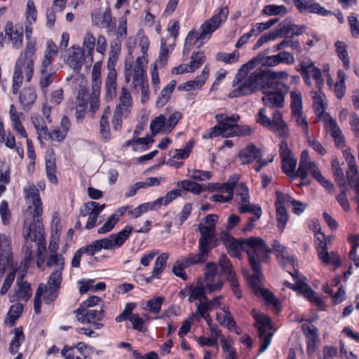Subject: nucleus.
I'll use <instances>...</instances> for the list:
<instances>
[{
  "label": "nucleus",
  "mask_w": 359,
  "mask_h": 359,
  "mask_svg": "<svg viewBox=\"0 0 359 359\" xmlns=\"http://www.w3.org/2000/svg\"><path fill=\"white\" fill-rule=\"evenodd\" d=\"M35 41H28L25 49L16 60L13 77V92L16 94L22 83L24 75L27 81H30L34 73L36 53Z\"/></svg>",
  "instance_id": "nucleus-1"
},
{
  "label": "nucleus",
  "mask_w": 359,
  "mask_h": 359,
  "mask_svg": "<svg viewBox=\"0 0 359 359\" xmlns=\"http://www.w3.org/2000/svg\"><path fill=\"white\" fill-rule=\"evenodd\" d=\"M218 216L215 214L208 215L198 224L200 238L198 240V259L208 258L210 251L217 245L215 226Z\"/></svg>",
  "instance_id": "nucleus-2"
},
{
  "label": "nucleus",
  "mask_w": 359,
  "mask_h": 359,
  "mask_svg": "<svg viewBox=\"0 0 359 359\" xmlns=\"http://www.w3.org/2000/svg\"><path fill=\"white\" fill-rule=\"evenodd\" d=\"M133 228L126 226L117 233L107 238L96 240L87 245L88 255L93 256L101 250H114L119 248L131 234Z\"/></svg>",
  "instance_id": "nucleus-3"
},
{
  "label": "nucleus",
  "mask_w": 359,
  "mask_h": 359,
  "mask_svg": "<svg viewBox=\"0 0 359 359\" xmlns=\"http://www.w3.org/2000/svg\"><path fill=\"white\" fill-rule=\"evenodd\" d=\"M248 74L239 82H236V77L234 78L233 86H238V87L231 93V97L249 95L266 87L262 69H257L250 76H248Z\"/></svg>",
  "instance_id": "nucleus-4"
},
{
  "label": "nucleus",
  "mask_w": 359,
  "mask_h": 359,
  "mask_svg": "<svg viewBox=\"0 0 359 359\" xmlns=\"http://www.w3.org/2000/svg\"><path fill=\"white\" fill-rule=\"evenodd\" d=\"M147 60L144 56H139L134 64L126 61L124 75L127 83L132 82L134 89L137 90L139 86H142L143 82L147 81L146 68Z\"/></svg>",
  "instance_id": "nucleus-5"
},
{
  "label": "nucleus",
  "mask_w": 359,
  "mask_h": 359,
  "mask_svg": "<svg viewBox=\"0 0 359 359\" xmlns=\"http://www.w3.org/2000/svg\"><path fill=\"white\" fill-rule=\"evenodd\" d=\"M25 203L27 205L26 212L32 214L35 225L40 228L42 219L43 208L38 188L33 183H28L23 188Z\"/></svg>",
  "instance_id": "nucleus-6"
},
{
  "label": "nucleus",
  "mask_w": 359,
  "mask_h": 359,
  "mask_svg": "<svg viewBox=\"0 0 359 359\" xmlns=\"http://www.w3.org/2000/svg\"><path fill=\"white\" fill-rule=\"evenodd\" d=\"M228 9L221 8L217 14L213 15L210 20L205 21L197 32H189L187 37V40L196 39V40H203L209 38L212 33L215 32L225 21L228 15Z\"/></svg>",
  "instance_id": "nucleus-7"
},
{
  "label": "nucleus",
  "mask_w": 359,
  "mask_h": 359,
  "mask_svg": "<svg viewBox=\"0 0 359 359\" xmlns=\"http://www.w3.org/2000/svg\"><path fill=\"white\" fill-rule=\"evenodd\" d=\"M218 124L211 128L210 133L204 135L203 138H212L217 135L230 136L229 133L233 131V128L239 119L238 114H233L230 116L226 114H218L215 116Z\"/></svg>",
  "instance_id": "nucleus-8"
},
{
  "label": "nucleus",
  "mask_w": 359,
  "mask_h": 359,
  "mask_svg": "<svg viewBox=\"0 0 359 359\" xmlns=\"http://www.w3.org/2000/svg\"><path fill=\"white\" fill-rule=\"evenodd\" d=\"M253 316L256 320L255 326L258 329L259 336L261 339V345L259 352L263 353L269 346L271 342L273 332L271 331V325L270 318L266 315L252 311Z\"/></svg>",
  "instance_id": "nucleus-9"
},
{
  "label": "nucleus",
  "mask_w": 359,
  "mask_h": 359,
  "mask_svg": "<svg viewBox=\"0 0 359 359\" xmlns=\"http://www.w3.org/2000/svg\"><path fill=\"white\" fill-rule=\"evenodd\" d=\"M262 102L266 107L269 108H282L284 106L285 94L287 92V88L284 83H278L276 87H264Z\"/></svg>",
  "instance_id": "nucleus-10"
},
{
  "label": "nucleus",
  "mask_w": 359,
  "mask_h": 359,
  "mask_svg": "<svg viewBox=\"0 0 359 359\" xmlns=\"http://www.w3.org/2000/svg\"><path fill=\"white\" fill-rule=\"evenodd\" d=\"M105 204H100L94 201H89L83 204L79 210V217H88V220L85 225V229L90 230L102 222L100 214L105 208Z\"/></svg>",
  "instance_id": "nucleus-11"
},
{
  "label": "nucleus",
  "mask_w": 359,
  "mask_h": 359,
  "mask_svg": "<svg viewBox=\"0 0 359 359\" xmlns=\"http://www.w3.org/2000/svg\"><path fill=\"white\" fill-rule=\"evenodd\" d=\"M245 243L250 247L248 254L250 265L254 262L260 265V260L266 258L268 254L271 252L269 247L259 237H250Z\"/></svg>",
  "instance_id": "nucleus-12"
},
{
  "label": "nucleus",
  "mask_w": 359,
  "mask_h": 359,
  "mask_svg": "<svg viewBox=\"0 0 359 359\" xmlns=\"http://www.w3.org/2000/svg\"><path fill=\"white\" fill-rule=\"evenodd\" d=\"M262 65L267 67H275L279 65L276 55L265 56L263 53H259L255 57L252 58L248 63L243 65L236 74V81H241L257 65Z\"/></svg>",
  "instance_id": "nucleus-13"
},
{
  "label": "nucleus",
  "mask_w": 359,
  "mask_h": 359,
  "mask_svg": "<svg viewBox=\"0 0 359 359\" xmlns=\"http://www.w3.org/2000/svg\"><path fill=\"white\" fill-rule=\"evenodd\" d=\"M91 20L93 25L105 28L109 33L116 31V21L112 18L109 8L104 11L100 9L94 11L91 14Z\"/></svg>",
  "instance_id": "nucleus-14"
},
{
  "label": "nucleus",
  "mask_w": 359,
  "mask_h": 359,
  "mask_svg": "<svg viewBox=\"0 0 359 359\" xmlns=\"http://www.w3.org/2000/svg\"><path fill=\"white\" fill-rule=\"evenodd\" d=\"M61 278L56 276H49L47 284L41 283L38 287H42L41 296H43L46 304H50L54 302L59 294Z\"/></svg>",
  "instance_id": "nucleus-15"
},
{
  "label": "nucleus",
  "mask_w": 359,
  "mask_h": 359,
  "mask_svg": "<svg viewBox=\"0 0 359 359\" xmlns=\"http://www.w3.org/2000/svg\"><path fill=\"white\" fill-rule=\"evenodd\" d=\"M12 253L11 242L8 237L0 233V278L3 276L5 270L12 266Z\"/></svg>",
  "instance_id": "nucleus-16"
},
{
  "label": "nucleus",
  "mask_w": 359,
  "mask_h": 359,
  "mask_svg": "<svg viewBox=\"0 0 359 359\" xmlns=\"http://www.w3.org/2000/svg\"><path fill=\"white\" fill-rule=\"evenodd\" d=\"M293 3L301 13H316L321 16L333 14L331 11L326 10L314 0H293Z\"/></svg>",
  "instance_id": "nucleus-17"
},
{
  "label": "nucleus",
  "mask_w": 359,
  "mask_h": 359,
  "mask_svg": "<svg viewBox=\"0 0 359 359\" xmlns=\"http://www.w3.org/2000/svg\"><path fill=\"white\" fill-rule=\"evenodd\" d=\"M75 314L77 320L83 324L91 323L94 321H100L104 318V311L100 307V309H87L84 306H80L76 311Z\"/></svg>",
  "instance_id": "nucleus-18"
},
{
  "label": "nucleus",
  "mask_w": 359,
  "mask_h": 359,
  "mask_svg": "<svg viewBox=\"0 0 359 359\" xmlns=\"http://www.w3.org/2000/svg\"><path fill=\"white\" fill-rule=\"evenodd\" d=\"M24 276L22 273L17 278L14 293L10 295V301L12 302L18 300L27 302L32 294L30 284L24 280Z\"/></svg>",
  "instance_id": "nucleus-19"
},
{
  "label": "nucleus",
  "mask_w": 359,
  "mask_h": 359,
  "mask_svg": "<svg viewBox=\"0 0 359 359\" xmlns=\"http://www.w3.org/2000/svg\"><path fill=\"white\" fill-rule=\"evenodd\" d=\"M197 254H189L184 259L177 261L172 267V272L175 276L182 278L183 280L187 279V276L184 271V268L189 267L193 265L204 263L208 258H204L203 260L195 258Z\"/></svg>",
  "instance_id": "nucleus-20"
},
{
  "label": "nucleus",
  "mask_w": 359,
  "mask_h": 359,
  "mask_svg": "<svg viewBox=\"0 0 359 359\" xmlns=\"http://www.w3.org/2000/svg\"><path fill=\"white\" fill-rule=\"evenodd\" d=\"M302 330L306 336L307 344V353L312 355L316 348V344L320 341L318 330L313 325L303 324Z\"/></svg>",
  "instance_id": "nucleus-21"
},
{
  "label": "nucleus",
  "mask_w": 359,
  "mask_h": 359,
  "mask_svg": "<svg viewBox=\"0 0 359 359\" xmlns=\"http://www.w3.org/2000/svg\"><path fill=\"white\" fill-rule=\"evenodd\" d=\"M46 264L49 268H53L49 276H56L62 279V271L65 265L64 257L61 255H48Z\"/></svg>",
  "instance_id": "nucleus-22"
},
{
  "label": "nucleus",
  "mask_w": 359,
  "mask_h": 359,
  "mask_svg": "<svg viewBox=\"0 0 359 359\" xmlns=\"http://www.w3.org/2000/svg\"><path fill=\"white\" fill-rule=\"evenodd\" d=\"M262 151L254 144H250L239 152V158L242 164L250 163L254 161L260 160Z\"/></svg>",
  "instance_id": "nucleus-23"
},
{
  "label": "nucleus",
  "mask_w": 359,
  "mask_h": 359,
  "mask_svg": "<svg viewBox=\"0 0 359 359\" xmlns=\"http://www.w3.org/2000/svg\"><path fill=\"white\" fill-rule=\"evenodd\" d=\"M264 80L266 87H276L278 83H283L281 81L286 80L288 74L285 71L274 72L271 69L262 70Z\"/></svg>",
  "instance_id": "nucleus-24"
},
{
  "label": "nucleus",
  "mask_w": 359,
  "mask_h": 359,
  "mask_svg": "<svg viewBox=\"0 0 359 359\" xmlns=\"http://www.w3.org/2000/svg\"><path fill=\"white\" fill-rule=\"evenodd\" d=\"M39 87L46 92L47 88L53 82L55 77V71L53 66L40 65Z\"/></svg>",
  "instance_id": "nucleus-25"
},
{
  "label": "nucleus",
  "mask_w": 359,
  "mask_h": 359,
  "mask_svg": "<svg viewBox=\"0 0 359 359\" xmlns=\"http://www.w3.org/2000/svg\"><path fill=\"white\" fill-rule=\"evenodd\" d=\"M46 175L53 184L57 183V179L56 176L57 167L55 163V153L53 149L48 150L46 155Z\"/></svg>",
  "instance_id": "nucleus-26"
},
{
  "label": "nucleus",
  "mask_w": 359,
  "mask_h": 359,
  "mask_svg": "<svg viewBox=\"0 0 359 359\" xmlns=\"http://www.w3.org/2000/svg\"><path fill=\"white\" fill-rule=\"evenodd\" d=\"M168 259V254L167 253H162L156 258L151 275L143 279L146 283H150L154 278H160V275L165 268Z\"/></svg>",
  "instance_id": "nucleus-27"
},
{
  "label": "nucleus",
  "mask_w": 359,
  "mask_h": 359,
  "mask_svg": "<svg viewBox=\"0 0 359 359\" xmlns=\"http://www.w3.org/2000/svg\"><path fill=\"white\" fill-rule=\"evenodd\" d=\"M250 266L254 271V274L248 276V280L250 287L253 290L254 293L256 294L257 293L261 292L260 290L263 289L262 286L263 274L261 271L260 265H257L254 262L252 263V265Z\"/></svg>",
  "instance_id": "nucleus-28"
},
{
  "label": "nucleus",
  "mask_w": 359,
  "mask_h": 359,
  "mask_svg": "<svg viewBox=\"0 0 359 359\" xmlns=\"http://www.w3.org/2000/svg\"><path fill=\"white\" fill-rule=\"evenodd\" d=\"M236 195L240 196V212H247L248 207L251 205V204L250 203V194L248 187L245 183L240 182L236 187Z\"/></svg>",
  "instance_id": "nucleus-29"
},
{
  "label": "nucleus",
  "mask_w": 359,
  "mask_h": 359,
  "mask_svg": "<svg viewBox=\"0 0 359 359\" xmlns=\"http://www.w3.org/2000/svg\"><path fill=\"white\" fill-rule=\"evenodd\" d=\"M109 73L105 82L107 97L112 99L116 91V78L117 74L114 66L108 65Z\"/></svg>",
  "instance_id": "nucleus-30"
},
{
  "label": "nucleus",
  "mask_w": 359,
  "mask_h": 359,
  "mask_svg": "<svg viewBox=\"0 0 359 359\" xmlns=\"http://www.w3.org/2000/svg\"><path fill=\"white\" fill-rule=\"evenodd\" d=\"M300 67L305 72V74H310V72H313L312 77L316 80V86L320 89L324 83L320 69L316 67L310 60L301 62Z\"/></svg>",
  "instance_id": "nucleus-31"
},
{
  "label": "nucleus",
  "mask_w": 359,
  "mask_h": 359,
  "mask_svg": "<svg viewBox=\"0 0 359 359\" xmlns=\"http://www.w3.org/2000/svg\"><path fill=\"white\" fill-rule=\"evenodd\" d=\"M5 37L12 42V46L15 49H20L22 46L23 36L22 32L14 31L13 23L8 22L5 29Z\"/></svg>",
  "instance_id": "nucleus-32"
},
{
  "label": "nucleus",
  "mask_w": 359,
  "mask_h": 359,
  "mask_svg": "<svg viewBox=\"0 0 359 359\" xmlns=\"http://www.w3.org/2000/svg\"><path fill=\"white\" fill-rule=\"evenodd\" d=\"M208 75L209 68L205 66L199 76L196 77L194 80L189 81L184 83L183 89L187 91H190L191 90L201 88L208 79Z\"/></svg>",
  "instance_id": "nucleus-33"
},
{
  "label": "nucleus",
  "mask_w": 359,
  "mask_h": 359,
  "mask_svg": "<svg viewBox=\"0 0 359 359\" xmlns=\"http://www.w3.org/2000/svg\"><path fill=\"white\" fill-rule=\"evenodd\" d=\"M57 53L58 47L57 45L52 40H48L46 42V49L41 65H43L44 67L53 66L52 60L55 57L57 56Z\"/></svg>",
  "instance_id": "nucleus-34"
},
{
  "label": "nucleus",
  "mask_w": 359,
  "mask_h": 359,
  "mask_svg": "<svg viewBox=\"0 0 359 359\" xmlns=\"http://www.w3.org/2000/svg\"><path fill=\"white\" fill-rule=\"evenodd\" d=\"M33 226H34V230L32 231L31 224H27V222H25V226L23 228V236L27 242L29 241L30 242L35 241L38 238L42 236V231H43V224H42V219L41 220V226L40 228H38L34 222V219H32Z\"/></svg>",
  "instance_id": "nucleus-35"
},
{
  "label": "nucleus",
  "mask_w": 359,
  "mask_h": 359,
  "mask_svg": "<svg viewBox=\"0 0 359 359\" xmlns=\"http://www.w3.org/2000/svg\"><path fill=\"white\" fill-rule=\"evenodd\" d=\"M219 264L222 269V273L226 276L227 280L229 283L233 285L235 283V279L236 278L234 271L230 261L227 257L224 255H222L219 259Z\"/></svg>",
  "instance_id": "nucleus-36"
},
{
  "label": "nucleus",
  "mask_w": 359,
  "mask_h": 359,
  "mask_svg": "<svg viewBox=\"0 0 359 359\" xmlns=\"http://www.w3.org/2000/svg\"><path fill=\"white\" fill-rule=\"evenodd\" d=\"M32 121L38 134V139L41 141L42 139H48V128L43 118L39 115H34L32 117Z\"/></svg>",
  "instance_id": "nucleus-37"
},
{
  "label": "nucleus",
  "mask_w": 359,
  "mask_h": 359,
  "mask_svg": "<svg viewBox=\"0 0 359 359\" xmlns=\"http://www.w3.org/2000/svg\"><path fill=\"white\" fill-rule=\"evenodd\" d=\"M313 99V107L316 113L324 116L325 102V95L319 89L317 91H312L311 93Z\"/></svg>",
  "instance_id": "nucleus-38"
},
{
  "label": "nucleus",
  "mask_w": 359,
  "mask_h": 359,
  "mask_svg": "<svg viewBox=\"0 0 359 359\" xmlns=\"http://www.w3.org/2000/svg\"><path fill=\"white\" fill-rule=\"evenodd\" d=\"M206 287L205 284L197 285L196 286H189V292L190 296L189 297V302L192 303L196 300H198V302L202 300H207L206 293Z\"/></svg>",
  "instance_id": "nucleus-39"
},
{
  "label": "nucleus",
  "mask_w": 359,
  "mask_h": 359,
  "mask_svg": "<svg viewBox=\"0 0 359 359\" xmlns=\"http://www.w3.org/2000/svg\"><path fill=\"white\" fill-rule=\"evenodd\" d=\"M36 97V93L34 89L32 88L23 89L20 95V101L24 109L29 108L34 103Z\"/></svg>",
  "instance_id": "nucleus-40"
},
{
  "label": "nucleus",
  "mask_w": 359,
  "mask_h": 359,
  "mask_svg": "<svg viewBox=\"0 0 359 359\" xmlns=\"http://www.w3.org/2000/svg\"><path fill=\"white\" fill-rule=\"evenodd\" d=\"M84 60V55L80 50L74 51L68 57L67 63L76 73H79Z\"/></svg>",
  "instance_id": "nucleus-41"
},
{
  "label": "nucleus",
  "mask_w": 359,
  "mask_h": 359,
  "mask_svg": "<svg viewBox=\"0 0 359 359\" xmlns=\"http://www.w3.org/2000/svg\"><path fill=\"white\" fill-rule=\"evenodd\" d=\"M14 337L12 339L9 351L12 354H15L18 351V348L25 341V335L22 327H17L13 330Z\"/></svg>",
  "instance_id": "nucleus-42"
},
{
  "label": "nucleus",
  "mask_w": 359,
  "mask_h": 359,
  "mask_svg": "<svg viewBox=\"0 0 359 359\" xmlns=\"http://www.w3.org/2000/svg\"><path fill=\"white\" fill-rule=\"evenodd\" d=\"M302 168L301 164L299 165V168L296 172V176L300 177L302 180L306 179L308 173L310 172L314 178H316V172H320V170L317 165L313 163H304Z\"/></svg>",
  "instance_id": "nucleus-43"
},
{
  "label": "nucleus",
  "mask_w": 359,
  "mask_h": 359,
  "mask_svg": "<svg viewBox=\"0 0 359 359\" xmlns=\"http://www.w3.org/2000/svg\"><path fill=\"white\" fill-rule=\"evenodd\" d=\"M336 51L339 58L342 61L345 69H348L350 66L349 57L347 53V46L341 41H337L334 43Z\"/></svg>",
  "instance_id": "nucleus-44"
},
{
  "label": "nucleus",
  "mask_w": 359,
  "mask_h": 359,
  "mask_svg": "<svg viewBox=\"0 0 359 359\" xmlns=\"http://www.w3.org/2000/svg\"><path fill=\"white\" fill-rule=\"evenodd\" d=\"M292 27V22L290 19H285L281 22L276 29L271 32L276 36V39L278 37H283V36H290L291 32V28Z\"/></svg>",
  "instance_id": "nucleus-45"
},
{
  "label": "nucleus",
  "mask_w": 359,
  "mask_h": 359,
  "mask_svg": "<svg viewBox=\"0 0 359 359\" xmlns=\"http://www.w3.org/2000/svg\"><path fill=\"white\" fill-rule=\"evenodd\" d=\"M194 145V141L193 140H190L187 143L184 149H175L170 151V154L174 158H177L178 160L187 158L191 152Z\"/></svg>",
  "instance_id": "nucleus-46"
},
{
  "label": "nucleus",
  "mask_w": 359,
  "mask_h": 359,
  "mask_svg": "<svg viewBox=\"0 0 359 359\" xmlns=\"http://www.w3.org/2000/svg\"><path fill=\"white\" fill-rule=\"evenodd\" d=\"M290 47L292 50H297V52L302 51V48L300 46V43L297 40H293L292 39H285L283 40L280 43L278 44L275 45L273 47V51L276 52L281 50H283L285 48Z\"/></svg>",
  "instance_id": "nucleus-47"
},
{
  "label": "nucleus",
  "mask_w": 359,
  "mask_h": 359,
  "mask_svg": "<svg viewBox=\"0 0 359 359\" xmlns=\"http://www.w3.org/2000/svg\"><path fill=\"white\" fill-rule=\"evenodd\" d=\"M180 196L181 191L180 189H175L168 192L165 196L158 198V199L155 200L154 203L157 209H158L162 205H167Z\"/></svg>",
  "instance_id": "nucleus-48"
},
{
  "label": "nucleus",
  "mask_w": 359,
  "mask_h": 359,
  "mask_svg": "<svg viewBox=\"0 0 359 359\" xmlns=\"http://www.w3.org/2000/svg\"><path fill=\"white\" fill-rule=\"evenodd\" d=\"M175 83L172 81L169 83L161 92V95L158 97L156 104L159 107H163L169 100L172 91L174 90Z\"/></svg>",
  "instance_id": "nucleus-49"
},
{
  "label": "nucleus",
  "mask_w": 359,
  "mask_h": 359,
  "mask_svg": "<svg viewBox=\"0 0 359 359\" xmlns=\"http://www.w3.org/2000/svg\"><path fill=\"white\" fill-rule=\"evenodd\" d=\"M157 210L154 201L142 203L133 210L129 211V214L134 218H137L149 210Z\"/></svg>",
  "instance_id": "nucleus-50"
},
{
  "label": "nucleus",
  "mask_w": 359,
  "mask_h": 359,
  "mask_svg": "<svg viewBox=\"0 0 359 359\" xmlns=\"http://www.w3.org/2000/svg\"><path fill=\"white\" fill-rule=\"evenodd\" d=\"M154 142V139L148 136L142 138L133 137L132 140L127 141L125 143L126 147H133V149L136 151L138 145H142V149L146 150L147 145L151 144Z\"/></svg>",
  "instance_id": "nucleus-51"
},
{
  "label": "nucleus",
  "mask_w": 359,
  "mask_h": 359,
  "mask_svg": "<svg viewBox=\"0 0 359 359\" xmlns=\"http://www.w3.org/2000/svg\"><path fill=\"white\" fill-rule=\"evenodd\" d=\"M177 186L195 194H199L205 190L201 184L191 180L180 181L177 183Z\"/></svg>",
  "instance_id": "nucleus-52"
},
{
  "label": "nucleus",
  "mask_w": 359,
  "mask_h": 359,
  "mask_svg": "<svg viewBox=\"0 0 359 359\" xmlns=\"http://www.w3.org/2000/svg\"><path fill=\"white\" fill-rule=\"evenodd\" d=\"M132 104V97L128 90L126 88H122L120 95V104L117 107H121L122 111L126 114L129 112V108Z\"/></svg>",
  "instance_id": "nucleus-53"
},
{
  "label": "nucleus",
  "mask_w": 359,
  "mask_h": 359,
  "mask_svg": "<svg viewBox=\"0 0 359 359\" xmlns=\"http://www.w3.org/2000/svg\"><path fill=\"white\" fill-rule=\"evenodd\" d=\"M298 292L302 293L309 301L316 303L317 305H320L322 303L321 300L316 296V294L302 280Z\"/></svg>",
  "instance_id": "nucleus-54"
},
{
  "label": "nucleus",
  "mask_w": 359,
  "mask_h": 359,
  "mask_svg": "<svg viewBox=\"0 0 359 359\" xmlns=\"http://www.w3.org/2000/svg\"><path fill=\"white\" fill-rule=\"evenodd\" d=\"M273 250L276 252L278 258H283V260L286 259L290 264L293 263V257H290L288 254L287 249L282 245L279 241H273L272 243Z\"/></svg>",
  "instance_id": "nucleus-55"
},
{
  "label": "nucleus",
  "mask_w": 359,
  "mask_h": 359,
  "mask_svg": "<svg viewBox=\"0 0 359 359\" xmlns=\"http://www.w3.org/2000/svg\"><path fill=\"white\" fill-rule=\"evenodd\" d=\"M317 245V252L319 258H325L327 257V244L325 236L323 233H319L315 239Z\"/></svg>",
  "instance_id": "nucleus-56"
},
{
  "label": "nucleus",
  "mask_w": 359,
  "mask_h": 359,
  "mask_svg": "<svg viewBox=\"0 0 359 359\" xmlns=\"http://www.w3.org/2000/svg\"><path fill=\"white\" fill-rule=\"evenodd\" d=\"M276 212L278 228L280 230V231H283L285 228V225L288 220V215L286 208L283 205H277Z\"/></svg>",
  "instance_id": "nucleus-57"
},
{
  "label": "nucleus",
  "mask_w": 359,
  "mask_h": 359,
  "mask_svg": "<svg viewBox=\"0 0 359 359\" xmlns=\"http://www.w3.org/2000/svg\"><path fill=\"white\" fill-rule=\"evenodd\" d=\"M292 118L296 122L297 125L302 128V130L305 137L309 136V123L306 116L303 114V112H297L292 114Z\"/></svg>",
  "instance_id": "nucleus-58"
},
{
  "label": "nucleus",
  "mask_w": 359,
  "mask_h": 359,
  "mask_svg": "<svg viewBox=\"0 0 359 359\" xmlns=\"http://www.w3.org/2000/svg\"><path fill=\"white\" fill-rule=\"evenodd\" d=\"M287 10L285 6L270 4L264 7L262 13L266 15H278L280 14H286Z\"/></svg>",
  "instance_id": "nucleus-59"
},
{
  "label": "nucleus",
  "mask_w": 359,
  "mask_h": 359,
  "mask_svg": "<svg viewBox=\"0 0 359 359\" xmlns=\"http://www.w3.org/2000/svg\"><path fill=\"white\" fill-rule=\"evenodd\" d=\"M261 292L257 293L255 295L257 297H262L268 303L272 304L278 312L280 311V302L277 299L274 295L269 290L262 289L260 290Z\"/></svg>",
  "instance_id": "nucleus-60"
},
{
  "label": "nucleus",
  "mask_w": 359,
  "mask_h": 359,
  "mask_svg": "<svg viewBox=\"0 0 359 359\" xmlns=\"http://www.w3.org/2000/svg\"><path fill=\"white\" fill-rule=\"evenodd\" d=\"M163 127L166 128V117L163 114L156 116L150 123V130L153 135L159 133Z\"/></svg>",
  "instance_id": "nucleus-61"
},
{
  "label": "nucleus",
  "mask_w": 359,
  "mask_h": 359,
  "mask_svg": "<svg viewBox=\"0 0 359 359\" xmlns=\"http://www.w3.org/2000/svg\"><path fill=\"white\" fill-rule=\"evenodd\" d=\"M239 53L238 50H234L231 53L224 52L218 53L216 55V60L218 61L224 62L227 64H233L238 60Z\"/></svg>",
  "instance_id": "nucleus-62"
},
{
  "label": "nucleus",
  "mask_w": 359,
  "mask_h": 359,
  "mask_svg": "<svg viewBox=\"0 0 359 359\" xmlns=\"http://www.w3.org/2000/svg\"><path fill=\"white\" fill-rule=\"evenodd\" d=\"M291 110L292 114L302 111V97L301 93L296 92H291Z\"/></svg>",
  "instance_id": "nucleus-63"
},
{
  "label": "nucleus",
  "mask_w": 359,
  "mask_h": 359,
  "mask_svg": "<svg viewBox=\"0 0 359 359\" xmlns=\"http://www.w3.org/2000/svg\"><path fill=\"white\" fill-rule=\"evenodd\" d=\"M222 348L226 353V359H236V351L232 348V341L229 339L222 337L221 339Z\"/></svg>",
  "instance_id": "nucleus-64"
}]
</instances>
